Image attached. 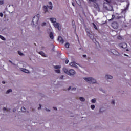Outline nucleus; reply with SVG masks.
Instances as JSON below:
<instances>
[{"mask_svg": "<svg viewBox=\"0 0 131 131\" xmlns=\"http://www.w3.org/2000/svg\"><path fill=\"white\" fill-rule=\"evenodd\" d=\"M50 20L52 23H55V22H56V21H57V19L55 18H50Z\"/></svg>", "mask_w": 131, "mask_h": 131, "instance_id": "a211bd4d", "label": "nucleus"}, {"mask_svg": "<svg viewBox=\"0 0 131 131\" xmlns=\"http://www.w3.org/2000/svg\"><path fill=\"white\" fill-rule=\"evenodd\" d=\"M104 77L105 79H112L113 78V76L109 74H106Z\"/></svg>", "mask_w": 131, "mask_h": 131, "instance_id": "9b49d317", "label": "nucleus"}, {"mask_svg": "<svg viewBox=\"0 0 131 131\" xmlns=\"http://www.w3.org/2000/svg\"><path fill=\"white\" fill-rule=\"evenodd\" d=\"M3 16H4L3 13H0V17H3Z\"/></svg>", "mask_w": 131, "mask_h": 131, "instance_id": "3c124183", "label": "nucleus"}, {"mask_svg": "<svg viewBox=\"0 0 131 131\" xmlns=\"http://www.w3.org/2000/svg\"><path fill=\"white\" fill-rule=\"evenodd\" d=\"M31 111L32 112H33V113H35V112H36V110L35 108H33V107H30Z\"/></svg>", "mask_w": 131, "mask_h": 131, "instance_id": "b1692460", "label": "nucleus"}, {"mask_svg": "<svg viewBox=\"0 0 131 131\" xmlns=\"http://www.w3.org/2000/svg\"><path fill=\"white\" fill-rule=\"evenodd\" d=\"M121 38H122V37H121V36H118V39H121Z\"/></svg>", "mask_w": 131, "mask_h": 131, "instance_id": "49530a36", "label": "nucleus"}, {"mask_svg": "<svg viewBox=\"0 0 131 131\" xmlns=\"http://www.w3.org/2000/svg\"><path fill=\"white\" fill-rule=\"evenodd\" d=\"M45 110H46V111H47V112H50L51 111V110H49L47 108H46Z\"/></svg>", "mask_w": 131, "mask_h": 131, "instance_id": "a18cd8bd", "label": "nucleus"}, {"mask_svg": "<svg viewBox=\"0 0 131 131\" xmlns=\"http://www.w3.org/2000/svg\"><path fill=\"white\" fill-rule=\"evenodd\" d=\"M88 36L91 38V39L93 40V41L94 42H96L97 41L96 40V39H95V34H94L93 33H89L87 34Z\"/></svg>", "mask_w": 131, "mask_h": 131, "instance_id": "20e7f679", "label": "nucleus"}, {"mask_svg": "<svg viewBox=\"0 0 131 131\" xmlns=\"http://www.w3.org/2000/svg\"><path fill=\"white\" fill-rule=\"evenodd\" d=\"M74 21H73L72 22V24H73H73H74Z\"/></svg>", "mask_w": 131, "mask_h": 131, "instance_id": "bf43d9fd", "label": "nucleus"}, {"mask_svg": "<svg viewBox=\"0 0 131 131\" xmlns=\"http://www.w3.org/2000/svg\"><path fill=\"white\" fill-rule=\"evenodd\" d=\"M106 2L103 3V8L107 11H113V7L111 6V2L112 0H104Z\"/></svg>", "mask_w": 131, "mask_h": 131, "instance_id": "f257e3e1", "label": "nucleus"}, {"mask_svg": "<svg viewBox=\"0 0 131 131\" xmlns=\"http://www.w3.org/2000/svg\"><path fill=\"white\" fill-rule=\"evenodd\" d=\"M129 5V4H128L126 6V8H125L124 9H123V11H126V10L128 9Z\"/></svg>", "mask_w": 131, "mask_h": 131, "instance_id": "2f4dec72", "label": "nucleus"}, {"mask_svg": "<svg viewBox=\"0 0 131 131\" xmlns=\"http://www.w3.org/2000/svg\"><path fill=\"white\" fill-rule=\"evenodd\" d=\"M69 62V60H68L67 59V60H66V64H68Z\"/></svg>", "mask_w": 131, "mask_h": 131, "instance_id": "09e8293b", "label": "nucleus"}, {"mask_svg": "<svg viewBox=\"0 0 131 131\" xmlns=\"http://www.w3.org/2000/svg\"><path fill=\"white\" fill-rule=\"evenodd\" d=\"M86 57V55H83V57L85 58Z\"/></svg>", "mask_w": 131, "mask_h": 131, "instance_id": "864d4df0", "label": "nucleus"}, {"mask_svg": "<svg viewBox=\"0 0 131 131\" xmlns=\"http://www.w3.org/2000/svg\"><path fill=\"white\" fill-rule=\"evenodd\" d=\"M112 27L115 29H117L118 28V25L116 21H114L112 23Z\"/></svg>", "mask_w": 131, "mask_h": 131, "instance_id": "423d86ee", "label": "nucleus"}, {"mask_svg": "<svg viewBox=\"0 0 131 131\" xmlns=\"http://www.w3.org/2000/svg\"><path fill=\"white\" fill-rule=\"evenodd\" d=\"M76 63H75L74 61L73 62H71L70 63V66H72V67H75V68H76L77 69H78V67L76 66Z\"/></svg>", "mask_w": 131, "mask_h": 131, "instance_id": "9d476101", "label": "nucleus"}, {"mask_svg": "<svg viewBox=\"0 0 131 131\" xmlns=\"http://www.w3.org/2000/svg\"><path fill=\"white\" fill-rule=\"evenodd\" d=\"M39 17H40V15L39 14H38L33 18L31 23V25L33 27H36V26H37V24H38V20H39Z\"/></svg>", "mask_w": 131, "mask_h": 131, "instance_id": "f03ea898", "label": "nucleus"}, {"mask_svg": "<svg viewBox=\"0 0 131 131\" xmlns=\"http://www.w3.org/2000/svg\"><path fill=\"white\" fill-rule=\"evenodd\" d=\"M27 112V113H29V111H28Z\"/></svg>", "mask_w": 131, "mask_h": 131, "instance_id": "69168bd1", "label": "nucleus"}, {"mask_svg": "<svg viewBox=\"0 0 131 131\" xmlns=\"http://www.w3.org/2000/svg\"><path fill=\"white\" fill-rule=\"evenodd\" d=\"M55 72H56V73H60V70H55Z\"/></svg>", "mask_w": 131, "mask_h": 131, "instance_id": "e433bc0d", "label": "nucleus"}, {"mask_svg": "<svg viewBox=\"0 0 131 131\" xmlns=\"http://www.w3.org/2000/svg\"><path fill=\"white\" fill-rule=\"evenodd\" d=\"M54 26L55 28H57L58 30H60V24L59 23L55 22L54 23Z\"/></svg>", "mask_w": 131, "mask_h": 131, "instance_id": "1a4fd4ad", "label": "nucleus"}, {"mask_svg": "<svg viewBox=\"0 0 131 131\" xmlns=\"http://www.w3.org/2000/svg\"><path fill=\"white\" fill-rule=\"evenodd\" d=\"M49 4L50 5V6H52L53 5V4L52 3V2H49Z\"/></svg>", "mask_w": 131, "mask_h": 131, "instance_id": "de8ad7c7", "label": "nucleus"}, {"mask_svg": "<svg viewBox=\"0 0 131 131\" xmlns=\"http://www.w3.org/2000/svg\"><path fill=\"white\" fill-rule=\"evenodd\" d=\"M54 68L55 69H60V68H61V67L59 66H54Z\"/></svg>", "mask_w": 131, "mask_h": 131, "instance_id": "c85d7f7f", "label": "nucleus"}, {"mask_svg": "<svg viewBox=\"0 0 131 131\" xmlns=\"http://www.w3.org/2000/svg\"><path fill=\"white\" fill-rule=\"evenodd\" d=\"M69 46H70L69 43H67L65 45L66 48H69Z\"/></svg>", "mask_w": 131, "mask_h": 131, "instance_id": "72a5a7b5", "label": "nucleus"}, {"mask_svg": "<svg viewBox=\"0 0 131 131\" xmlns=\"http://www.w3.org/2000/svg\"><path fill=\"white\" fill-rule=\"evenodd\" d=\"M16 111V108H13V112H15Z\"/></svg>", "mask_w": 131, "mask_h": 131, "instance_id": "5fc2aeb1", "label": "nucleus"}, {"mask_svg": "<svg viewBox=\"0 0 131 131\" xmlns=\"http://www.w3.org/2000/svg\"><path fill=\"white\" fill-rule=\"evenodd\" d=\"M79 100L81 102H85V99L83 97H79Z\"/></svg>", "mask_w": 131, "mask_h": 131, "instance_id": "412c9836", "label": "nucleus"}, {"mask_svg": "<svg viewBox=\"0 0 131 131\" xmlns=\"http://www.w3.org/2000/svg\"><path fill=\"white\" fill-rule=\"evenodd\" d=\"M105 111H104L103 110V108H100V110H99V113H103V112H104Z\"/></svg>", "mask_w": 131, "mask_h": 131, "instance_id": "7c9ffc66", "label": "nucleus"}, {"mask_svg": "<svg viewBox=\"0 0 131 131\" xmlns=\"http://www.w3.org/2000/svg\"><path fill=\"white\" fill-rule=\"evenodd\" d=\"M18 54L20 55V56H24V54H23L21 51H18Z\"/></svg>", "mask_w": 131, "mask_h": 131, "instance_id": "a878e982", "label": "nucleus"}, {"mask_svg": "<svg viewBox=\"0 0 131 131\" xmlns=\"http://www.w3.org/2000/svg\"><path fill=\"white\" fill-rule=\"evenodd\" d=\"M39 107H38V110H40V109H41V104H39Z\"/></svg>", "mask_w": 131, "mask_h": 131, "instance_id": "37998d69", "label": "nucleus"}, {"mask_svg": "<svg viewBox=\"0 0 131 131\" xmlns=\"http://www.w3.org/2000/svg\"><path fill=\"white\" fill-rule=\"evenodd\" d=\"M19 69L20 71H22L23 72H25V73H29V70L26 69L20 68Z\"/></svg>", "mask_w": 131, "mask_h": 131, "instance_id": "ddd939ff", "label": "nucleus"}, {"mask_svg": "<svg viewBox=\"0 0 131 131\" xmlns=\"http://www.w3.org/2000/svg\"><path fill=\"white\" fill-rule=\"evenodd\" d=\"M119 47L123 49H126V48H127V44L126 43H121L119 45Z\"/></svg>", "mask_w": 131, "mask_h": 131, "instance_id": "0eeeda50", "label": "nucleus"}, {"mask_svg": "<svg viewBox=\"0 0 131 131\" xmlns=\"http://www.w3.org/2000/svg\"><path fill=\"white\" fill-rule=\"evenodd\" d=\"M124 56H126V57H128V55H126V54H124Z\"/></svg>", "mask_w": 131, "mask_h": 131, "instance_id": "4d7b16f0", "label": "nucleus"}, {"mask_svg": "<svg viewBox=\"0 0 131 131\" xmlns=\"http://www.w3.org/2000/svg\"><path fill=\"white\" fill-rule=\"evenodd\" d=\"M94 8L98 11V12H100V7H99V5H98V4L95 3L94 4Z\"/></svg>", "mask_w": 131, "mask_h": 131, "instance_id": "f8f14e48", "label": "nucleus"}, {"mask_svg": "<svg viewBox=\"0 0 131 131\" xmlns=\"http://www.w3.org/2000/svg\"><path fill=\"white\" fill-rule=\"evenodd\" d=\"M9 63H11V64H12V65H14V66H16V64L14 63H13V62H12V61L11 60H9Z\"/></svg>", "mask_w": 131, "mask_h": 131, "instance_id": "4c0bfd02", "label": "nucleus"}, {"mask_svg": "<svg viewBox=\"0 0 131 131\" xmlns=\"http://www.w3.org/2000/svg\"><path fill=\"white\" fill-rule=\"evenodd\" d=\"M53 109H54V110H56V111H57V110H58V109L57 108V107H53Z\"/></svg>", "mask_w": 131, "mask_h": 131, "instance_id": "603ef678", "label": "nucleus"}, {"mask_svg": "<svg viewBox=\"0 0 131 131\" xmlns=\"http://www.w3.org/2000/svg\"><path fill=\"white\" fill-rule=\"evenodd\" d=\"M63 70L64 73H66V74H68V72L69 71H68L66 68H63Z\"/></svg>", "mask_w": 131, "mask_h": 131, "instance_id": "6ab92c4d", "label": "nucleus"}, {"mask_svg": "<svg viewBox=\"0 0 131 131\" xmlns=\"http://www.w3.org/2000/svg\"><path fill=\"white\" fill-rule=\"evenodd\" d=\"M93 25V27L96 29V30H98V28L97 27V26L95 24V23L92 24Z\"/></svg>", "mask_w": 131, "mask_h": 131, "instance_id": "cd10ccee", "label": "nucleus"}, {"mask_svg": "<svg viewBox=\"0 0 131 131\" xmlns=\"http://www.w3.org/2000/svg\"><path fill=\"white\" fill-rule=\"evenodd\" d=\"M114 17V15H112V18H113Z\"/></svg>", "mask_w": 131, "mask_h": 131, "instance_id": "338daca9", "label": "nucleus"}, {"mask_svg": "<svg viewBox=\"0 0 131 131\" xmlns=\"http://www.w3.org/2000/svg\"><path fill=\"white\" fill-rule=\"evenodd\" d=\"M111 53H112V54H113V55H115V56H119V53L115 50L112 49L111 50Z\"/></svg>", "mask_w": 131, "mask_h": 131, "instance_id": "6e6552de", "label": "nucleus"}, {"mask_svg": "<svg viewBox=\"0 0 131 131\" xmlns=\"http://www.w3.org/2000/svg\"><path fill=\"white\" fill-rule=\"evenodd\" d=\"M12 92H13L12 89H9L6 91V95H8V94H10V93H12Z\"/></svg>", "mask_w": 131, "mask_h": 131, "instance_id": "aec40b11", "label": "nucleus"}, {"mask_svg": "<svg viewBox=\"0 0 131 131\" xmlns=\"http://www.w3.org/2000/svg\"><path fill=\"white\" fill-rule=\"evenodd\" d=\"M3 111H9V110L7 109L6 107H4Z\"/></svg>", "mask_w": 131, "mask_h": 131, "instance_id": "a19ab883", "label": "nucleus"}, {"mask_svg": "<svg viewBox=\"0 0 131 131\" xmlns=\"http://www.w3.org/2000/svg\"><path fill=\"white\" fill-rule=\"evenodd\" d=\"M96 107V106H95V105H91V109H92V110H94V109H95V108Z\"/></svg>", "mask_w": 131, "mask_h": 131, "instance_id": "c756f323", "label": "nucleus"}, {"mask_svg": "<svg viewBox=\"0 0 131 131\" xmlns=\"http://www.w3.org/2000/svg\"><path fill=\"white\" fill-rule=\"evenodd\" d=\"M95 13V15L96 16V15H97V12H94Z\"/></svg>", "mask_w": 131, "mask_h": 131, "instance_id": "680f3d73", "label": "nucleus"}, {"mask_svg": "<svg viewBox=\"0 0 131 131\" xmlns=\"http://www.w3.org/2000/svg\"><path fill=\"white\" fill-rule=\"evenodd\" d=\"M111 103L112 104V105H113V106H114V105H115V100H112Z\"/></svg>", "mask_w": 131, "mask_h": 131, "instance_id": "5701e85b", "label": "nucleus"}, {"mask_svg": "<svg viewBox=\"0 0 131 131\" xmlns=\"http://www.w3.org/2000/svg\"><path fill=\"white\" fill-rule=\"evenodd\" d=\"M118 2H122V0H117Z\"/></svg>", "mask_w": 131, "mask_h": 131, "instance_id": "13d9d810", "label": "nucleus"}, {"mask_svg": "<svg viewBox=\"0 0 131 131\" xmlns=\"http://www.w3.org/2000/svg\"><path fill=\"white\" fill-rule=\"evenodd\" d=\"M38 54H39L40 55H41V56H42V57H47V55H46V54L45 53H43V51H40L38 52Z\"/></svg>", "mask_w": 131, "mask_h": 131, "instance_id": "dca6fc26", "label": "nucleus"}, {"mask_svg": "<svg viewBox=\"0 0 131 131\" xmlns=\"http://www.w3.org/2000/svg\"><path fill=\"white\" fill-rule=\"evenodd\" d=\"M49 37L50 38H51V39H54V34L53 33V32H51L49 33Z\"/></svg>", "mask_w": 131, "mask_h": 131, "instance_id": "f3484780", "label": "nucleus"}, {"mask_svg": "<svg viewBox=\"0 0 131 131\" xmlns=\"http://www.w3.org/2000/svg\"><path fill=\"white\" fill-rule=\"evenodd\" d=\"M86 32L87 33V34H89V33H90V30L88 29H86Z\"/></svg>", "mask_w": 131, "mask_h": 131, "instance_id": "ea45409f", "label": "nucleus"}, {"mask_svg": "<svg viewBox=\"0 0 131 131\" xmlns=\"http://www.w3.org/2000/svg\"><path fill=\"white\" fill-rule=\"evenodd\" d=\"M72 91H76V88L74 87V88H72Z\"/></svg>", "mask_w": 131, "mask_h": 131, "instance_id": "c03bdc74", "label": "nucleus"}, {"mask_svg": "<svg viewBox=\"0 0 131 131\" xmlns=\"http://www.w3.org/2000/svg\"><path fill=\"white\" fill-rule=\"evenodd\" d=\"M73 6L74 7V3H72Z\"/></svg>", "mask_w": 131, "mask_h": 131, "instance_id": "052dcab7", "label": "nucleus"}, {"mask_svg": "<svg viewBox=\"0 0 131 131\" xmlns=\"http://www.w3.org/2000/svg\"><path fill=\"white\" fill-rule=\"evenodd\" d=\"M0 38L1 39H2V40H6V38H5L4 36H2L0 35Z\"/></svg>", "mask_w": 131, "mask_h": 131, "instance_id": "393cba45", "label": "nucleus"}, {"mask_svg": "<svg viewBox=\"0 0 131 131\" xmlns=\"http://www.w3.org/2000/svg\"><path fill=\"white\" fill-rule=\"evenodd\" d=\"M2 83H3V84H6V82H5L4 81H2Z\"/></svg>", "mask_w": 131, "mask_h": 131, "instance_id": "6e6d98bb", "label": "nucleus"}, {"mask_svg": "<svg viewBox=\"0 0 131 131\" xmlns=\"http://www.w3.org/2000/svg\"><path fill=\"white\" fill-rule=\"evenodd\" d=\"M96 102H97L96 99H93L91 100V103H93V104H95Z\"/></svg>", "mask_w": 131, "mask_h": 131, "instance_id": "bb28decb", "label": "nucleus"}, {"mask_svg": "<svg viewBox=\"0 0 131 131\" xmlns=\"http://www.w3.org/2000/svg\"><path fill=\"white\" fill-rule=\"evenodd\" d=\"M4 4V0H0V5H2Z\"/></svg>", "mask_w": 131, "mask_h": 131, "instance_id": "58836bf2", "label": "nucleus"}, {"mask_svg": "<svg viewBox=\"0 0 131 131\" xmlns=\"http://www.w3.org/2000/svg\"><path fill=\"white\" fill-rule=\"evenodd\" d=\"M43 9L44 12H45V14H46V13L47 12H49V10H48V6H47L46 5L43 6Z\"/></svg>", "mask_w": 131, "mask_h": 131, "instance_id": "2eb2a0df", "label": "nucleus"}, {"mask_svg": "<svg viewBox=\"0 0 131 131\" xmlns=\"http://www.w3.org/2000/svg\"><path fill=\"white\" fill-rule=\"evenodd\" d=\"M71 89V86H69L68 88V91H70Z\"/></svg>", "mask_w": 131, "mask_h": 131, "instance_id": "8fccbe9b", "label": "nucleus"}, {"mask_svg": "<svg viewBox=\"0 0 131 131\" xmlns=\"http://www.w3.org/2000/svg\"><path fill=\"white\" fill-rule=\"evenodd\" d=\"M58 41H59V42H61V43H62V45H63V43H64V39H63V38H62V37L59 36L58 38Z\"/></svg>", "mask_w": 131, "mask_h": 131, "instance_id": "4468645a", "label": "nucleus"}, {"mask_svg": "<svg viewBox=\"0 0 131 131\" xmlns=\"http://www.w3.org/2000/svg\"><path fill=\"white\" fill-rule=\"evenodd\" d=\"M76 72L73 69H70L69 70V72L68 73V75H70V76H73L75 74Z\"/></svg>", "mask_w": 131, "mask_h": 131, "instance_id": "39448f33", "label": "nucleus"}, {"mask_svg": "<svg viewBox=\"0 0 131 131\" xmlns=\"http://www.w3.org/2000/svg\"><path fill=\"white\" fill-rule=\"evenodd\" d=\"M89 2H92V3H96L97 2V0H89Z\"/></svg>", "mask_w": 131, "mask_h": 131, "instance_id": "79ce46f5", "label": "nucleus"}, {"mask_svg": "<svg viewBox=\"0 0 131 131\" xmlns=\"http://www.w3.org/2000/svg\"><path fill=\"white\" fill-rule=\"evenodd\" d=\"M76 36H77V38H78V35H76Z\"/></svg>", "mask_w": 131, "mask_h": 131, "instance_id": "e2e57ef3", "label": "nucleus"}, {"mask_svg": "<svg viewBox=\"0 0 131 131\" xmlns=\"http://www.w3.org/2000/svg\"><path fill=\"white\" fill-rule=\"evenodd\" d=\"M83 79L86 81V82H88V83L92 84H95V83H97V80L92 77H84Z\"/></svg>", "mask_w": 131, "mask_h": 131, "instance_id": "7ed1b4c3", "label": "nucleus"}, {"mask_svg": "<svg viewBox=\"0 0 131 131\" xmlns=\"http://www.w3.org/2000/svg\"><path fill=\"white\" fill-rule=\"evenodd\" d=\"M21 112L25 113V112H26V108L25 107H24V106H23L21 108Z\"/></svg>", "mask_w": 131, "mask_h": 131, "instance_id": "4be33fe9", "label": "nucleus"}, {"mask_svg": "<svg viewBox=\"0 0 131 131\" xmlns=\"http://www.w3.org/2000/svg\"><path fill=\"white\" fill-rule=\"evenodd\" d=\"M126 51H128V49H127Z\"/></svg>", "mask_w": 131, "mask_h": 131, "instance_id": "774afa93", "label": "nucleus"}, {"mask_svg": "<svg viewBox=\"0 0 131 131\" xmlns=\"http://www.w3.org/2000/svg\"><path fill=\"white\" fill-rule=\"evenodd\" d=\"M64 77H65V76L62 75V76H61L59 77V79L63 80V79H64Z\"/></svg>", "mask_w": 131, "mask_h": 131, "instance_id": "473e14b6", "label": "nucleus"}, {"mask_svg": "<svg viewBox=\"0 0 131 131\" xmlns=\"http://www.w3.org/2000/svg\"><path fill=\"white\" fill-rule=\"evenodd\" d=\"M50 10H53V5H50V6H47Z\"/></svg>", "mask_w": 131, "mask_h": 131, "instance_id": "f704fd0d", "label": "nucleus"}, {"mask_svg": "<svg viewBox=\"0 0 131 131\" xmlns=\"http://www.w3.org/2000/svg\"><path fill=\"white\" fill-rule=\"evenodd\" d=\"M46 25H47V23H42L41 24V26L43 27V26H46Z\"/></svg>", "mask_w": 131, "mask_h": 131, "instance_id": "c9c22d12", "label": "nucleus"}, {"mask_svg": "<svg viewBox=\"0 0 131 131\" xmlns=\"http://www.w3.org/2000/svg\"><path fill=\"white\" fill-rule=\"evenodd\" d=\"M79 50H81V48H79Z\"/></svg>", "mask_w": 131, "mask_h": 131, "instance_id": "0e129e2a", "label": "nucleus"}]
</instances>
